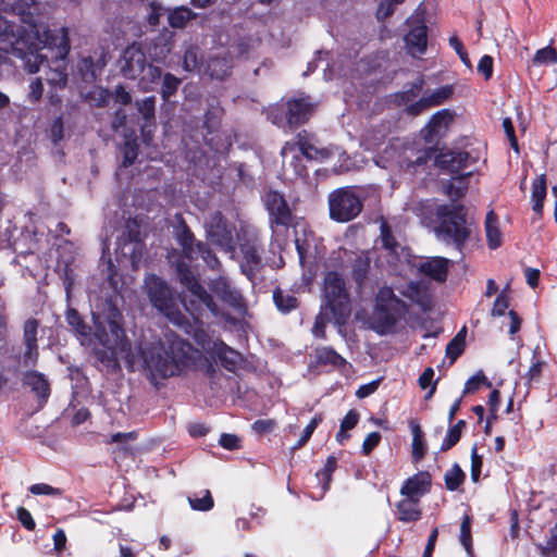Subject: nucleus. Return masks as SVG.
<instances>
[{"label": "nucleus", "mask_w": 557, "mask_h": 557, "mask_svg": "<svg viewBox=\"0 0 557 557\" xmlns=\"http://www.w3.org/2000/svg\"><path fill=\"white\" fill-rule=\"evenodd\" d=\"M115 275V265L109 260L108 280L114 293L119 289ZM91 318L94 352L108 371H117L124 360L129 371L143 370L157 385L159 380L177 375L191 358V345L177 336L166 335L163 341L132 348L116 294L97 298L91 305Z\"/></svg>", "instance_id": "1"}, {"label": "nucleus", "mask_w": 557, "mask_h": 557, "mask_svg": "<svg viewBox=\"0 0 557 557\" xmlns=\"http://www.w3.org/2000/svg\"><path fill=\"white\" fill-rule=\"evenodd\" d=\"M34 4L35 0H0V13L21 15L25 24L23 34L11 45V53L21 60L25 70L36 73L48 58L40 50L47 48L52 52V61L46 81L52 86L64 87L67 82L65 59L71 48L69 29L61 27L57 34H52L41 20L35 18L30 11Z\"/></svg>", "instance_id": "2"}, {"label": "nucleus", "mask_w": 557, "mask_h": 557, "mask_svg": "<svg viewBox=\"0 0 557 557\" xmlns=\"http://www.w3.org/2000/svg\"><path fill=\"white\" fill-rule=\"evenodd\" d=\"M145 288L151 305L172 324L187 332L189 329L187 318L180 310L177 298L168 284L152 274L145 278Z\"/></svg>", "instance_id": "3"}, {"label": "nucleus", "mask_w": 557, "mask_h": 557, "mask_svg": "<svg viewBox=\"0 0 557 557\" xmlns=\"http://www.w3.org/2000/svg\"><path fill=\"white\" fill-rule=\"evenodd\" d=\"M335 154H339L337 147L318 148L307 140L299 139L297 143H286L282 148V168L284 174L289 176V178L292 176L301 177L306 173L301 157L323 161Z\"/></svg>", "instance_id": "4"}, {"label": "nucleus", "mask_w": 557, "mask_h": 557, "mask_svg": "<svg viewBox=\"0 0 557 557\" xmlns=\"http://www.w3.org/2000/svg\"><path fill=\"white\" fill-rule=\"evenodd\" d=\"M438 225L435 228L437 237L445 243H453L458 250L469 237L466 225L465 208L461 205H441L436 208Z\"/></svg>", "instance_id": "5"}, {"label": "nucleus", "mask_w": 557, "mask_h": 557, "mask_svg": "<svg viewBox=\"0 0 557 557\" xmlns=\"http://www.w3.org/2000/svg\"><path fill=\"white\" fill-rule=\"evenodd\" d=\"M406 311V302L396 297L392 288L382 287L376 294L375 306L370 320L371 327L381 335L391 333L397 319Z\"/></svg>", "instance_id": "6"}, {"label": "nucleus", "mask_w": 557, "mask_h": 557, "mask_svg": "<svg viewBox=\"0 0 557 557\" xmlns=\"http://www.w3.org/2000/svg\"><path fill=\"white\" fill-rule=\"evenodd\" d=\"M321 307L332 311L337 321H346L351 312L349 292L342 274L329 271L323 280Z\"/></svg>", "instance_id": "7"}, {"label": "nucleus", "mask_w": 557, "mask_h": 557, "mask_svg": "<svg viewBox=\"0 0 557 557\" xmlns=\"http://www.w3.org/2000/svg\"><path fill=\"white\" fill-rule=\"evenodd\" d=\"M176 273L180 282L188 289L190 296L183 301L185 309L193 315L197 317L206 308L213 314L218 313L216 305L212 296L202 287L194 275L190 267L185 260L176 263Z\"/></svg>", "instance_id": "8"}, {"label": "nucleus", "mask_w": 557, "mask_h": 557, "mask_svg": "<svg viewBox=\"0 0 557 557\" xmlns=\"http://www.w3.org/2000/svg\"><path fill=\"white\" fill-rule=\"evenodd\" d=\"M329 209L332 220L348 222L354 220L362 210L359 195L351 187H342L329 195Z\"/></svg>", "instance_id": "9"}, {"label": "nucleus", "mask_w": 557, "mask_h": 557, "mask_svg": "<svg viewBox=\"0 0 557 557\" xmlns=\"http://www.w3.org/2000/svg\"><path fill=\"white\" fill-rule=\"evenodd\" d=\"M412 153L411 148L403 147L396 140L384 148L383 152L376 157L375 163L383 169H393L394 166L410 169L426 161L425 152H420L414 160L411 159Z\"/></svg>", "instance_id": "10"}, {"label": "nucleus", "mask_w": 557, "mask_h": 557, "mask_svg": "<svg viewBox=\"0 0 557 557\" xmlns=\"http://www.w3.org/2000/svg\"><path fill=\"white\" fill-rule=\"evenodd\" d=\"M208 239L226 252H234V226L220 212H213L205 223Z\"/></svg>", "instance_id": "11"}, {"label": "nucleus", "mask_w": 557, "mask_h": 557, "mask_svg": "<svg viewBox=\"0 0 557 557\" xmlns=\"http://www.w3.org/2000/svg\"><path fill=\"white\" fill-rule=\"evenodd\" d=\"M407 18L409 27L408 33L405 35L404 40L406 48L412 57H420L425 53L428 46V27L424 18L418 13Z\"/></svg>", "instance_id": "12"}, {"label": "nucleus", "mask_w": 557, "mask_h": 557, "mask_svg": "<svg viewBox=\"0 0 557 557\" xmlns=\"http://www.w3.org/2000/svg\"><path fill=\"white\" fill-rule=\"evenodd\" d=\"M239 247L242 253V259H239L242 273L252 281L257 272L262 268L259 245L257 239L253 238L242 243Z\"/></svg>", "instance_id": "13"}, {"label": "nucleus", "mask_w": 557, "mask_h": 557, "mask_svg": "<svg viewBox=\"0 0 557 557\" xmlns=\"http://www.w3.org/2000/svg\"><path fill=\"white\" fill-rule=\"evenodd\" d=\"M146 55L137 45L127 47L120 60L121 72L126 78L135 79L145 71Z\"/></svg>", "instance_id": "14"}, {"label": "nucleus", "mask_w": 557, "mask_h": 557, "mask_svg": "<svg viewBox=\"0 0 557 557\" xmlns=\"http://www.w3.org/2000/svg\"><path fill=\"white\" fill-rule=\"evenodd\" d=\"M381 240L385 251L386 261L395 271L399 264L408 261V252L393 237L388 225L385 222L381 224Z\"/></svg>", "instance_id": "15"}, {"label": "nucleus", "mask_w": 557, "mask_h": 557, "mask_svg": "<svg viewBox=\"0 0 557 557\" xmlns=\"http://www.w3.org/2000/svg\"><path fill=\"white\" fill-rule=\"evenodd\" d=\"M264 205L272 224L285 227L290 222L292 212L282 194L275 190L268 191L264 196Z\"/></svg>", "instance_id": "16"}, {"label": "nucleus", "mask_w": 557, "mask_h": 557, "mask_svg": "<svg viewBox=\"0 0 557 557\" xmlns=\"http://www.w3.org/2000/svg\"><path fill=\"white\" fill-rule=\"evenodd\" d=\"M39 323L35 319H28L24 323L23 342L25 350L22 355V363L24 367H33L38 361V334Z\"/></svg>", "instance_id": "17"}, {"label": "nucleus", "mask_w": 557, "mask_h": 557, "mask_svg": "<svg viewBox=\"0 0 557 557\" xmlns=\"http://www.w3.org/2000/svg\"><path fill=\"white\" fill-rule=\"evenodd\" d=\"M314 108L315 103L309 97L290 99L287 101L285 120L290 127L304 124L309 120Z\"/></svg>", "instance_id": "18"}, {"label": "nucleus", "mask_w": 557, "mask_h": 557, "mask_svg": "<svg viewBox=\"0 0 557 557\" xmlns=\"http://www.w3.org/2000/svg\"><path fill=\"white\" fill-rule=\"evenodd\" d=\"M209 286L211 290L225 304L235 309H243L245 307L240 292L236 289L226 277L220 276L212 280Z\"/></svg>", "instance_id": "19"}, {"label": "nucleus", "mask_w": 557, "mask_h": 557, "mask_svg": "<svg viewBox=\"0 0 557 557\" xmlns=\"http://www.w3.org/2000/svg\"><path fill=\"white\" fill-rule=\"evenodd\" d=\"M472 162H474V159L470 153L460 150L442 152L436 157V164L451 173H459Z\"/></svg>", "instance_id": "20"}, {"label": "nucleus", "mask_w": 557, "mask_h": 557, "mask_svg": "<svg viewBox=\"0 0 557 557\" xmlns=\"http://www.w3.org/2000/svg\"><path fill=\"white\" fill-rule=\"evenodd\" d=\"M450 260L443 257H429L423 259L418 270L421 274L436 281L444 282L447 277Z\"/></svg>", "instance_id": "21"}, {"label": "nucleus", "mask_w": 557, "mask_h": 557, "mask_svg": "<svg viewBox=\"0 0 557 557\" xmlns=\"http://www.w3.org/2000/svg\"><path fill=\"white\" fill-rule=\"evenodd\" d=\"M430 484V474L420 472L405 481L400 488V494L406 498L419 502L429 492Z\"/></svg>", "instance_id": "22"}, {"label": "nucleus", "mask_w": 557, "mask_h": 557, "mask_svg": "<svg viewBox=\"0 0 557 557\" xmlns=\"http://www.w3.org/2000/svg\"><path fill=\"white\" fill-rule=\"evenodd\" d=\"M210 350L228 371L235 370L242 360L240 355L223 342H214Z\"/></svg>", "instance_id": "23"}, {"label": "nucleus", "mask_w": 557, "mask_h": 557, "mask_svg": "<svg viewBox=\"0 0 557 557\" xmlns=\"http://www.w3.org/2000/svg\"><path fill=\"white\" fill-rule=\"evenodd\" d=\"M398 520L403 522H413L421 518V510L419 508V502L404 498L398 502L397 506Z\"/></svg>", "instance_id": "24"}, {"label": "nucleus", "mask_w": 557, "mask_h": 557, "mask_svg": "<svg viewBox=\"0 0 557 557\" xmlns=\"http://www.w3.org/2000/svg\"><path fill=\"white\" fill-rule=\"evenodd\" d=\"M176 239L182 247L184 257L188 260H194L196 244L198 242H195L193 233L185 224H182L180 227H177Z\"/></svg>", "instance_id": "25"}, {"label": "nucleus", "mask_w": 557, "mask_h": 557, "mask_svg": "<svg viewBox=\"0 0 557 557\" xmlns=\"http://www.w3.org/2000/svg\"><path fill=\"white\" fill-rule=\"evenodd\" d=\"M546 176L545 174H541L533 181L531 194V199L533 202L532 209L537 215H542L543 202L546 197Z\"/></svg>", "instance_id": "26"}, {"label": "nucleus", "mask_w": 557, "mask_h": 557, "mask_svg": "<svg viewBox=\"0 0 557 557\" xmlns=\"http://www.w3.org/2000/svg\"><path fill=\"white\" fill-rule=\"evenodd\" d=\"M485 232L487 244L491 249H496L502 245V233L498 227L497 216L493 211L486 214Z\"/></svg>", "instance_id": "27"}, {"label": "nucleus", "mask_w": 557, "mask_h": 557, "mask_svg": "<svg viewBox=\"0 0 557 557\" xmlns=\"http://www.w3.org/2000/svg\"><path fill=\"white\" fill-rule=\"evenodd\" d=\"M24 383L28 385L39 397L46 399L49 395V385L45 376L36 371L26 372Z\"/></svg>", "instance_id": "28"}, {"label": "nucleus", "mask_w": 557, "mask_h": 557, "mask_svg": "<svg viewBox=\"0 0 557 557\" xmlns=\"http://www.w3.org/2000/svg\"><path fill=\"white\" fill-rule=\"evenodd\" d=\"M196 14L187 7H177L168 12L169 24L173 28H183Z\"/></svg>", "instance_id": "29"}, {"label": "nucleus", "mask_w": 557, "mask_h": 557, "mask_svg": "<svg viewBox=\"0 0 557 557\" xmlns=\"http://www.w3.org/2000/svg\"><path fill=\"white\" fill-rule=\"evenodd\" d=\"M315 357L320 364H331L335 368H342L347 364L346 359L337 354L332 347L317 348Z\"/></svg>", "instance_id": "30"}, {"label": "nucleus", "mask_w": 557, "mask_h": 557, "mask_svg": "<svg viewBox=\"0 0 557 557\" xmlns=\"http://www.w3.org/2000/svg\"><path fill=\"white\" fill-rule=\"evenodd\" d=\"M333 322L336 325H342L346 321H337L335 317H333V312L329 311L321 307L319 314L315 318L312 333L315 337L324 338L325 336V326L327 323Z\"/></svg>", "instance_id": "31"}, {"label": "nucleus", "mask_w": 557, "mask_h": 557, "mask_svg": "<svg viewBox=\"0 0 557 557\" xmlns=\"http://www.w3.org/2000/svg\"><path fill=\"white\" fill-rule=\"evenodd\" d=\"M450 114L447 110L437 111L430 119L425 129L428 132L426 137L437 135L442 128L446 127L450 121Z\"/></svg>", "instance_id": "32"}, {"label": "nucleus", "mask_w": 557, "mask_h": 557, "mask_svg": "<svg viewBox=\"0 0 557 557\" xmlns=\"http://www.w3.org/2000/svg\"><path fill=\"white\" fill-rule=\"evenodd\" d=\"M472 172L469 171L465 174L453 176L451 180L448 182L446 188L447 194L451 198H460L465 195L467 188H468V178L471 176Z\"/></svg>", "instance_id": "33"}, {"label": "nucleus", "mask_w": 557, "mask_h": 557, "mask_svg": "<svg viewBox=\"0 0 557 557\" xmlns=\"http://www.w3.org/2000/svg\"><path fill=\"white\" fill-rule=\"evenodd\" d=\"M410 429L412 433V458L418 461L422 459V457L425 454V444L423 441V432L420 428V425L411 421L410 422Z\"/></svg>", "instance_id": "34"}, {"label": "nucleus", "mask_w": 557, "mask_h": 557, "mask_svg": "<svg viewBox=\"0 0 557 557\" xmlns=\"http://www.w3.org/2000/svg\"><path fill=\"white\" fill-rule=\"evenodd\" d=\"M231 70V63L226 59L212 58L207 64V73L216 79L226 77Z\"/></svg>", "instance_id": "35"}, {"label": "nucleus", "mask_w": 557, "mask_h": 557, "mask_svg": "<svg viewBox=\"0 0 557 557\" xmlns=\"http://www.w3.org/2000/svg\"><path fill=\"white\" fill-rule=\"evenodd\" d=\"M466 479L465 472L461 470L458 463L446 471L444 475L445 485L448 491H457Z\"/></svg>", "instance_id": "36"}, {"label": "nucleus", "mask_w": 557, "mask_h": 557, "mask_svg": "<svg viewBox=\"0 0 557 557\" xmlns=\"http://www.w3.org/2000/svg\"><path fill=\"white\" fill-rule=\"evenodd\" d=\"M453 95L451 86H441L432 91H426L424 97L428 101V104L433 108L441 106L446 100H448Z\"/></svg>", "instance_id": "37"}, {"label": "nucleus", "mask_w": 557, "mask_h": 557, "mask_svg": "<svg viewBox=\"0 0 557 557\" xmlns=\"http://www.w3.org/2000/svg\"><path fill=\"white\" fill-rule=\"evenodd\" d=\"M143 246L138 242H127L121 249L122 257L127 259L133 268H137L140 261Z\"/></svg>", "instance_id": "38"}, {"label": "nucleus", "mask_w": 557, "mask_h": 557, "mask_svg": "<svg viewBox=\"0 0 557 557\" xmlns=\"http://www.w3.org/2000/svg\"><path fill=\"white\" fill-rule=\"evenodd\" d=\"M66 321L74 329V331L82 337H89L91 327L88 326L79 317L75 309H69L66 312Z\"/></svg>", "instance_id": "39"}, {"label": "nucleus", "mask_w": 557, "mask_h": 557, "mask_svg": "<svg viewBox=\"0 0 557 557\" xmlns=\"http://www.w3.org/2000/svg\"><path fill=\"white\" fill-rule=\"evenodd\" d=\"M424 79L422 77L417 78L410 87L396 95V100L399 104H408L413 101L422 91Z\"/></svg>", "instance_id": "40"}, {"label": "nucleus", "mask_w": 557, "mask_h": 557, "mask_svg": "<svg viewBox=\"0 0 557 557\" xmlns=\"http://www.w3.org/2000/svg\"><path fill=\"white\" fill-rule=\"evenodd\" d=\"M465 426H466V421L459 420L455 425H453L448 430V432L441 445L442 451H446V450L450 449L453 446H455L458 443Z\"/></svg>", "instance_id": "41"}, {"label": "nucleus", "mask_w": 557, "mask_h": 557, "mask_svg": "<svg viewBox=\"0 0 557 557\" xmlns=\"http://www.w3.org/2000/svg\"><path fill=\"white\" fill-rule=\"evenodd\" d=\"M466 329L463 327L447 345L446 355L454 362L463 351Z\"/></svg>", "instance_id": "42"}, {"label": "nucleus", "mask_w": 557, "mask_h": 557, "mask_svg": "<svg viewBox=\"0 0 557 557\" xmlns=\"http://www.w3.org/2000/svg\"><path fill=\"white\" fill-rule=\"evenodd\" d=\"M161 76L162 71L160 67L146 63L145 71L139 76L141 88L145 91L150 90L149 85L158 83Z\"/></svg>", "instance_id": "43"}, {"label": "nucleus", "mask_w": 557, "mask_h": 557, "mask_svg": "<svg viewBox=\"0 0 557 557\" xmlns=\"http://www.w3.org/2000/svg\"><path fill=\"white\" fill-rule=\"evenodd\" d=\"M181 85V79L174 76L171 73H166L163 75L162 85H161V97L164 101H169L170 98L177 91Z\"/></svg>", "instance_id": "44"}, {"label": "nucleus", "mask_w": 557, "mask_h": 557, "mask_svg": "<svg viewBox=\"0 0 557 557\" xmlns=\"http://www.w3.org/2000/svg\"><path fill=\"white\" fill-rule=\"evenodd\" d=\"M273 299L277 309L282 312H289L297 307V299L293 295L284 294L276 289L273 292Z\"/></svg>", "instance_id": "45"}, {"label": "nucleus", "mask_w": 557, "mask_h": 557, "mask_svg": "<svg viewBox=\"0 0 557 557\" xmlns=\"http://www.w3.org/2000/svg\"><path fill=\"white\" fill-rule=\"evenodd\" d=\"M146 18L151 26H157L160 23L161 16L164 14L165 9L157 2H149L144 5Z\"/></svg>", "instance_id": "46"}, {"label": "nucleus", "mask_w": 557, "mask_h": 557, "mask_svg": "<svg viewBox=\"0 0 557 557\" xmlns=\"http://www.w3.org/2000/svg\"><path fill=\"white\" fill-rule=\"evenodd\" d=\"M201 257L208 267L215 269L219 267L220 261L214 253L206 246V244L198 242L196 244L195 259Z\"/></svg>", "instance_id": "47"}, {"label": "nucleus", "mask_w": 557, "mask_h": 557, "mask_svg": "<svg viewBox=\"0 0 557 557\" xmlns=\"http://www.w3.org/2000/svg\"><path fill=\"white\" fill-rule=\"evenodd\" d=\"M460 543L465 547L468 554H471L472 549V536H471V519L469 516H465L460 525Z\"/></svg>", "instance_id": "48"}, {"label": "nucleus", "mask_w": 557, "mask_h": 557, "mask_svg": "<svg viewBox=\"0 0 557 557\" xmlns=\"http://www.w3.org/2000/svg\"><path fill=\"white\" fill-rule=\"evenodd\" d=\"M557 53L552 47H545L536 51L533 58V64L543 65L556 62Z\"/></svg>", "instance_id": "49"}, {"label": "nucleus", "mask_w": 557, "mask_h": 557, "mask_svg": "<svg viewBox=\"0 0 557 557\" xmlns=\"http://www.w3.org/2000/svg\"><path fill=\"white\" fill-rule=\"evenodd\" d=\"M188 503L194 510L207 511L213 507V499L209 491H205L202 497H188Z\"/></svg>", "instance_id": "50"}, {"label": "nucleus", "mask_w": 557, "mask_h": 557, "mask_svg": "<svg viewBox=\"0 0 557 557\" xmlns=\"http://www.w3.org/2000/svg\"><path fill=\"white\" fill-rule=\"evenodd\" d=\"M322 421L321 416H315L304 429L301 437L297 441V443L292 447L293 450L301 448L311 437L312 433Z\"/></svg>", "instance_id": "51"}, {"label": "nucleus", "mask_w": 557, "mask_h": 557, "mask_svg": "<svg viewBox=\"0 0 557 557\" xmlns=\"http://www.w3.org/2000/svg\"><path fill=\"white\" fill-rule=\"evenodd\" d=\"M156 98L153 96L147 97L137 102V110L147 121L154 117Z\"/></svg>", "instance_id": "52"}, {"label": "nucleus", "mask_w": 557, "mask_h": 557, "mask_svg": "<svg viewBox=\"0 0 557 557\" xmlns=\"http://www.w3.org/2000/svg\"><path fill=\"white\" fill-rule=\"evenodd\" d=\"M29 492L34 495H46L51 497H59L62 491L46 483H37L29 486Z\"/></svg>", "instance_id": "53"}, {"label": "nucleus", "mask_w": 557, "mask_h": 557, "mask_svg": "<svg viewBox=\"0 0 557 557\" xmlns=\"http://www.w3.org/2000/svg\"><path fill=\"white\" fill-rule=\"evenodd\" d=\"M398 3H394L391 0H379L377 9H376V18L379 21H384L389 17L394 12Z\"/></svg>", "instance_id": "54"}, {"label": "nucleus", "mask_w": 557, "mask_h": 557, "mask_svg": "<svg viewBox=\"0 0 557 557\" xmlns=\"http://www.w3.org/2000/svg\"><path fill=\"white\" fill-rule=\"evenodd\" d=\"M368 269H369V259L367 257H362V256L358 257L356 259V263H355L354 270H352L354 278L356 280L357 283H361L364 280Z\"/></svg>", "instance_id": "55"}, {"label": "nucleus", "mask_w": 557, "mask_h": 557, "mask_svg": "<svg viewBox=\"0 0 557 557\" xmlns=\"http://www.w3.org/2000/svg\"><path fill=\"white\" fill-rule=\"evenodd\" d=\"M137 144L135 141L127 140L123 147V165L128 166L133 164L137 158Z\"/></svg>", "instance_id": "56"}, {"label": "nucleus", "mask_w": 557, "mask_h": 557, "mask_svg": "<svg viewBox=\"0 0 557 557\" xmlns=\"http://www.w3.org/2000/svg\"><path fill=\"white\" fill-rule=\"evenodd\" d=\"M434 370L432 368H426L423 373L419 377V385L422 389H426L431 386V389L426 396V398L431 397L435 391V384H433Z\"/></svg>", "instance_id": "57"}, {"label": "nucleus", "mask_w": 557, "mask_h": 557, "mask_svg": "<svg viewBox=\"0 0 557 557\" xmlns=\"http://www.w3.org/2000/svg\"><path fill=\"white\" fill-rule=\"evenodd\" d=\"M482 463V457L478 455V449L474 445L471 449V479L473 482L479 481Z\"/></svg>", "instance_id": "58"}, {"label": "nucleus", "mask_w": 557, "mask_h": 557, "mask_svg": "<svg viewBox=\"0 0 557 557\" xmlns=\"http://www.w3.org/2000/svg\"><path fill=\"white\" fill-rule=\"evenodd\" d=\"M79 70L83 73L85 81H92L96 78V70L91 58H84L79 63Z\"/></svg>", "instance_id": "59"}, {"label": "nucleus", "mask_w": 557, "mask_h": 557, "mask_svg": "<svg viewBox=\"0 0 557 557\" xmlns=\"http://www.w3.org/2000/svg\"><path fill=\"white\" fill-rule=\"evenodd\" d=\"M508 306H509L508 298L505 295V290H503L494 301V306L492 309V315H494V317L504 315Z\"/></svg>", "instance_id": "60"}, {"label": "nucleus", "mask_w": 557, "mask_h": 557, "mask_svg": "<svg viewBox=\"0 0 557 557\" xmlns=\"http://www.w3.org/2000/svg\"><path fill=\"white\" fill-rule=\"evenodd\" d=\"M430 108L431 107L428 104V101L423 95L419 100L408 103L406 107V112L409 115H418Z\"/></svg>", "instance_id": "61"}, {"label": "nucleus", "mask_w": 557, "mask_h": 557, "mask_svg": "<svg viewBox=\"0 0 557 557\" xmlns=\"http://www.w3.org/2000/svg\"><path fill=\"white\" fill-rule=\"evenodd\" d=\"M16 515H17V519L18 521L22 523V525L32 531L35 529L36 527V523L32 517V513L24 507H18L16 509Z\"/></svg>", "instance_id": "62"}, {"label": "nucleus", "mask_w": 557, "mask_h": 557, "mask_svg": "<svg viewBox=\"0 0 557 557\" xmlns=\"http://www.w3.org/2000/svg\"><path fill=\"white\" fill-rule=\"evenodd\" d=\"M381 434L379 432H372L367 435L362 443V453L369 455L380 443Z\"/></svg>", "instance_id": "63"}, {"label": "nucleus", "mask_w": 557, "mask_h": 557, "mask_svg": "<svg viewBox=\"0 0 557 557\" xmlns=\"http://www.w3.org/2000/svg\"><path fill=\"white\" fill-rule=\"evenodd\" d=\"M239 437L234 434L224 433L220 436L219 443L222 447L228 450L239 448Z\"/></svg>", "instance_id": "64"}]
</instances>
